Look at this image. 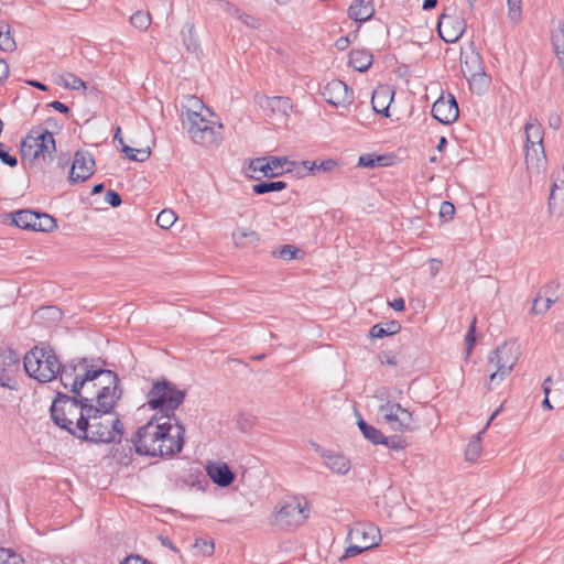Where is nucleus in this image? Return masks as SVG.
I'll use <instances>...</instances> for the list:
<instances>
[{
    "instance_id": "nucleus-19",
    "label": "nucleus",
    "mask_w": 564,
    "mask_h": 564,
    "mask_svg": "<svg viewBox=\"0 0 564 564\" xmlns=\"http://www.w3.org/2000/svg\"><path fill=\"white\" fill-rule=\"evenodd\" d=\"M94 166L95 161L89 152L77 151L69 172V181L78 183L88 180L94 174Z\"/></svg>"
},
{
    "instance_id": "nucleus-6",
    "label": "nucleus",
    "mask_w": 564,
    "mask_h": 564,
    "mask_svg": "<svg viewBox=\"0 0 564 564\" xmlns=\"http://www.w3.org/2000/svg\"><path fill=\"white\" fill-rule=\"evenodd\" d=\"M56 151L53 134L42 128L32 129L21 143L22 160L32 165H42L53 161Z\"/></svg>"
},
{
    "instance_id": "nucleus-16",
    "label": "nucleus",
    "mask_w": 564,
    "mask_h": 564,
    "mask_svg": "<svg viewBox=\"0 0 564 564\" xmlns=\"http://www.w3.org/2000/svg\"><path fill=\"white\" fill-rule=\"evenodd\" d=\"M296 162L289 161L284 156H271L268 161L265 158H259L250 162L249 170L251 172H260L267 177H276L283 172H295Z\"/></svg>"
},
{
    "instance_id": "nucleus-45",
    "label": "nucleus",
    "mask_w": 564,
    "mask_h": 564,
    "mask_svg": "<svg viewBox=\"0 0 564 564\" xmlns=\"http://www.w3.org/2000/svg\"><path fill=\"white\" fill-rule=\"evenodd\" d=\"M177 217L172 209H163L156 217V224L163 229L171 228L176 221Z\"/></svg>"
},
{
    "instance_id": "nucleus-41",
    "label": "nucleus",
    "mask_w": 564,
    "mask_h": 564,
    "mask_svg": "<svg viewBox=\"0 0 564 564\" xmlns=\"http://www.w3.org/2000/svg\"><path fill=\"white\" fill-rule=\"evenodd\" d=\"M57 84L74 90L86 88V83L72 73L61 75Z\"/></svg>"
},
{
    "instance_id": "nucleus-10",
    "label": "nucleus",
    "mask_w": 564,
    "mask_h": 564,
    "mask_svg": "<svg viewBox=\"0 0 564 564\" xmlns=\"http://www.w3.org/2000/svg\"><path fill=\"white\" fill-rule=\"evenodd\" d=\"M307 503L299 498L284 500L273 512V523L283 530H293L302 525L308 518Z\"/></svg>"
},
{
    "instance_id": "nucleus-32",
    "label": "nucleus",
    "mask_w": 564,
    "mask_h": 564,
    "mask_svg": "<svg viewBox=\"0 0 564 564\" xmlns=\"http://www.w3.org/2000/svg\"><path fill=\"white\" fill-rule=\"evenodd\" d=\"M349 65L358 72H366L372 65V55L366 50H352L349 54Z\"/></svg>"
},
{
    "instance_id": "nucleus-20",
    "label": "nucleus",
    "mask_w": 564,
    "mask_h": 564,
    "mask_svg": "<svg viewBox=\"0 0 564 564\" xmlns=\"http://www.w3.org/2000/svg\"><path fill=\"white\" fill-rule=\"evenodd\" d=\"M460 62L464 77H471L474 80H480L482 83L486 82L482 61L477 52L470 51L469 53H462Z\"/></svg>"
},
{
    "instance_id": "nucleus-55",
    "label": "nucleus",
    "mask_w": 564,
    "mask_h": 564,
    "mask_svg": "<svg viewBox=\"0 0 564 564\" xmlns=\"http://www.w3.org/2000/svg\"><path fill=\"white\" fill-rule=\"evenodd\" d=\"M509 9V18L518 21L521 17V0H507Z\"/></svg>"
},
{
    "instance_id": "nucleus-34",
    "label": "nucleus",
    "mask_w": 564,
    "mask_h": 564,
    "mask_svg": "<svg viewBox=\"0 0 564 564\" xmlns=\"http://www.w3.org/2000/svg\"><path fill=\"white\" fill-rule=\"evenodd\" d=\"M181 35L186 50L192 54L198 55L200 46L195 34L194 24L186 23L181 31Z\"/></svg>"
},
{
    "instance_id": "nucleus-61",
    "label": "nucleus",
    "mask_w": 564,
    "mask_h": 564,
    "mask_svg": "<svg viewBox=\"0 0 564 564\" xmlns=\"http://www.w3.org/2000/svg\"><path fill=\"white\" fill-rule=\"evenodd\" d=\"M120 564H153L139 555H129Z\"/></svg>"
},
{
    "instance_id": "nucleus-9",
    "label": "nucleus",
    "mask_w": 564,
    "mask_h": 564,
    "mask_svg": "<svg viewBox=\"0 0 564 564\" xmlns=\"http://www.w3.org/2000/svg\"><path fill=\"white\" fill-rule=\"evenodd\" d=\"M119 382L117 373L106 369L97 382L94 383V387H99L96 397L93 398L97 403V405L94 404L95 413L104 412L111 414L112 409L122 394Z\"/></svg>"
},
{
    "instance_id": "nucleus-5",
    "label": "nucleus",
    "mask_w": 564,
    "mask_h": 564,
    "mask_svg": "<svg viewBox=\"0 0 564 564\" xmlns=\"http://www.w3.org/2000/svg\"><path fill=\"white\" fill-rule=\"evenodd\" d=\"M185 390H181L173 382L165 378L153 382L147 393V403L151 410H158L161 413L159 417L167 420L169 416H176L175 410L184 402Z\"/></svg>"
},
{
    "instance_id": "nucleus-11",
    "label": "nucleus",
    "mask_w": 564,
    "mask_h": 564,
    "mask_svg": "<svg viewBox=\"0 0 564 564\" xmlns=\"http://www.w3.org/2000/svg\"><path fill=\"white\" fill-rule=\"evenodd\" d=\"M380 422L394 432L405 433L416 429L413 413L400 403L388 401L378 409Z\"/></svg>"
},
{
    "instance_id": "nucleus-17",
    "label": "nucleus",
    "mask_w": 564,
    "mask_h": 564,
    "mask_svg": "<svg viewBox=\"0 0 564 564\" xmlns=\"http://www.w3.org/2000/svg\"><path fill=\"white\" fill-rule=\"evenodd\" d=\"M322 95L334 107H347L355 99L352 89L339 79L327 83L322 89Z\"/></svg>"
},
{
    "instance_id": "nucleus-60",
    "label": "nucleus",
    "mask_w": 564,
    "mask_h": 564,
    "mask_svg": "<svg viewBox=\"0 0 564 564\" xmlns=\"http://www.w3.org/2000/svg\"><path fill=\"white\" fill-rule=\"evenodd\" d=\"M465 78L468 80L470 88L476 90L478 94L484 91L488 85L487 78H486V82H484V83L480 80H474L471 77H465Z\"/></svg>"
},
{
    "instance_id": "nucleus-14",
    "label": "nucleus",
    "mask_w": 564,
    "mask_h": 564,
    "mask_svg": "<svg viewBox=\"0 0 564 564\" xmlns=\"http://www.w3.org/2000/svg\"><path fill=\"white\" fill-rule=\"evenodd\" d=\"M466 30V20L456 9H449L438 18L437 31L446 43L457 42Z\"/></svg>"
},
{
    "instance_id": "nucleus-12",
    "label": "nucleus",
    "mask_w": 564,
    "mask_h": 564,
    "mask_svg": "<svg viewBox=\"0 0 564 564\" xmlns=\"http://www.w3.org/2000/svg\"><path fill=\"white\" fill-rule=\"evenodd\" d=\"M193 121L185 123L189 138L203 147L216 145L221 140L223 124L203 115H193Z\"/></svg>"
},
{
    "instance_id": "nucleus-2",
    "label": "nucleus",
    "mask_w": 564,
    "mask_h": 564,
    "mask_svg": "<svg viewBox=\"0 0 564 564\" xmlns=\"http://www.w3.org/2000/svg\"><path fill=\"white\" fill-rule=\"evenodd\" d=\"M95 412L93 398L61 392H57L51 406L53 422L77 438L87 433L89 413Z\"/></svg>"
},
{
    "instance_id": "nucleus-37",
    "label": "nucleus",
    "mask_w": 564,
    "mask_h": 564,
    "mask_svg": "<svg viewBox=\"0 0 564 564\" xmlns=\"http://www.w3.org/2000/svg\"><path fill=\"white\" fill-rule=\"evenodd\" d=\"M36 213L32 210H19L13 214V223L21 229L34 230Z\"/></svg>"
},
{
    "instance_id": "nucleus-51",
    "label": "nucleus",
    "mask_w": 564,
    "mask_h": 564,
    "mask_svg": "<svg viewBox=\"0 0 564 564\" xmlns=\"http://www.w3.org/2000/svg\"><path fill=\"white\" fill-rule=\"evenodd\" d=\"M556 299H552L547 296L545 300H543V306L539 307V304L542 302V296H538L532 304V312L535 314H542L545 313L550 307L555 303Z\"/></svg>"
},
{
    "instance_id": "nucleus-7",
    "label": "nucleus",
    "mask_w": 564,
    "mask_h": 564,
    "mask_svg": "<svg viewBox=\"0 0 564 564\" xmlns=\"http://www.w3.org/2000/svg\"><path fill=\"white\" fill-rule=\"evenodd\" d=\"M87 433L80 435L79 440L91 443L116 442L123 433V424L118 416L109 413H89Z\"/></svg>"
},
{
    "instance_id": "nucleus-53",
    "label": "nucleus",
    "mask_w": 564,
    "mask_h": 564,
    "mask_svg": "<svg viewBox=\"0 0 564 564\" xmlns=\"http://www.w3.org/2000/svg\"><path fill=\"white\" fill-rule=\"evenodd\" d=\"M300 250L291 245L283 246L278 252H274L280 259L292 260Z\"/></svg>"
},
{
    "instance_id": "nucleus-18",
    "label": "nucleus",
    "mask_w": 564,
    "mask_h": 564,
    "mask_svg": "<svg viewBox=\"0 0 564 564\" xmlns=\"http://www.w3.org/2000/svg\"><path fill=\"white\" fill-rule=\"evenodd\" d=\"M433 117L441 123L451 124L459 116L458 105L453 95L441 96L432 106Z\"/></svg>"
},
{
    "instance_id": "nucleus-13",
    "label": "nucleus",
    "mask_w": 564,
    "mask_h": 564,
    "mask_svg": "<svg viewBox=\"0 0 564 564\" xmlns=\"http://www.w3.org/2000/svg\"><path fill=\"white\" fill-rule=\"evenodd\" d=\"M518 358L519 351L516 344L503 343L498 346L488 357V364L496 368L489 376L490 384L502 381L512 371Z\"/></svg>"
},
{
    "instance_id": "nucleus-42",
    "label": "nucleus",
    "mask_w": 564,
    "mask_h": 564,
    "mask_svg": "<svg viewBox=\"0 0 564 564\" xmlns=\"http://www.w3.org/2000/svg\"><path fill=\"white\" fill-rule=\"evenodd\" d=\"M0 48L6 52H12L15 48V41L11 36L10 26L0 23Z\"/></svg>"
},
{
    "instance_id": "nucleus-50",
    "label": "nucleus",
    "mask_w": 564,
    "mask_h": 564,
    "mask_svg": "<svg viewBox=\"0 0 564 564\" xmlns=\"http://www.w3.org/2000/svg\"><path fill=\"white\" fill-rule=\"evenodd\" d=\"M35 314L41 318L46 317L51 322H57L62 316V312L56 306L42 307Z\"/></svg>"
},
{
    "instance_id": "nucleus-64",
    "label": "nucleus",
    "mask_w": 564,
    "mask_h": 564,
    "mask_svg": "<svg viewBox=\"0 0 564 564\" xmlns=\"http://www.w3.org/2000/svg\"><path fill=\"white\" fill-rule=\"evenodd\" d=\"M48 106L62 113H68L69 111L68 107L65 104L57 100L52 101Z\"/></svg>"
},
{
    "instance_id": "nucleus-35",
    "label": "nucleus",
    "mask_w": 564,
    "mask_h": 564,
    "mask_svg": "<svg viewBox=\"0 0 564 564\" xmlns=\"http://www.w3.org/2000/svg\"><path fill=\"white\" fill-rule=\"evenodd\" d=\"M401 329V324L398 321H390L386 324H376L370 329V336L373 338H383L386 336L394 335Z\"/></svg>"
},
{
    "instance_id": "nucleus-56",
    "label": "nucleus",
    "mask_w": 564,
    "mask_h": 564,
    "mask_svg": "<svg viewBox=\"0 0 564 564\" xmlns=\"http://www.w3.org/2000/svg\"><path fill=\"white\" fill-rule=\"evenodd\" d=\"M382 445H386L387 447L394 449V451H401L406 446V443L404 440L393 436V437H387L386 441L382 442Z\"/></svg>"
},
{
    "instance_id": "nucleus-29",
    "label": "nucleus",
    "mask_w": 564,
    "mask_h": 564,
    "mask_svg": "<svg viewBox=\"0 0 564 564\" xmlns=\"http://www.w3.org/2000/svg\"><path fill=\"white\" fill-rule=\"evenodd\" d=\"M525 145H543V128L536 119H530L524 126Z\"/></svg>"
},
{
    "instance_id": "nucleus-28",
    "label": "nucleus",
    "mask_w": 564,
    "mask_h": 564,
    "mask_svg": "<svg viewBox=\"0 0 564 564\" xmlns=\"http://www.w3.org/2000/svg\"><path fill=\"white\" fill-rule=\"evenodd\" d=\"M322 456L325 458V465L334 473L346 475L350 469V462L341 454L333 452H323Z\"/></svg>"
},
{
    "instance_id": "nucleus-21",
    "label": "nucleus",
    "mask_w": 564,
    "mask_h": 564,
    "mask_svg": "<svg viewBox=\"0 0 564 564\" xmlns=\"http://www.w3.org/2000/svg\"><path fill=\"white\" fill-rule=\"evenodd\" d=\"M549 210L552 215L564 214V171L553 174V183L549 197Z\"/></svg>"
},
{
    "instance_id": "nucleus-1",
    "label": "nucleus",
    "mask_w": 564,
    "mask_h": 564,
    "mask_svg": "<svg viewBox=\"0 0 564 564\" xmlns=\"http://www.w3.org/2000/svg\"><path fill=\"white\" fill-rule=\"evenodd\" d=\"M185 427L177 416L167 420L155 414L133 438L135 452L148 456H173L184 445Z\"/></svg>"
},
{
    "instance_id": "nucleus-54",
    "label": "nucleus",
    "mask_w": 564,
    "mask_h": 564,
    "mask_svg": "<svg viewBox=\"0 0 564 564\" xmlns=\"http://www.w3.org/2000/svg\"><path fill=\"white\" fill-rule=\"evenodd\" d=\"M455 214V206L453 203L451 202H443L440 206V217L447 221V220H451L453 218Z\"/></svg>"
},
{
    "instance_id": "nucleus-3",
    "label": "nucleus",
    "mask_w": 564,
    "mask_h": 564,
    "mask_svg": "<svg viewBox=\"0 0 564 564\" xmlns=\"http://www.w3.org/2000/svg\"><path fill=\"white\" fill-rule=\"evenodd\" d=\"M61 361L48 345L33 347L23 358L25 372L39 382H50L58 376Z\"/></svg>"
},
{
    "instance_id": "nucleus-25",
    "label": "nucleus",
    "mask_w": 564,
    "mask_h": 564,
    "mask_svg": "<svg viewBox=\"0 0 564 564\" xmlns=\"http://www.w3.org/2000/svg\"><path fill=\"white\" fill-rule=\"evenodd\" d=\"M336 166H337L336 161H334L332 159L321 161L319 163L317 161H302L300 163H296L295 174L301 177V176H305L307 174H314L319 171L330 172Z\"/></svg>"
},
{
    "instance_id": "nucleus-52",
    "label": "nucleus",
    "mask_w": 564,
    "mask_h": 564,
    "mask_svg": "<svg viewBox=\"0 0 564 564\" xmlns=\"http://www.w3.org/2000/svg\"><path fill=\"white\" fill-rule=\"evenodd\" d=\"M475 326H476V318L473 319L470 328L465 336L466 357H468L471 354V350L476 343Z\"/></svg>"
},
{
    "instance_id": "nucleus-58",
    "label": "nucleus",
    "mask_w": 564,
    "mask_h": 564,
    "mask_svg": "<svg viewBox=\"0 0 564 564\" xmlns=\"http://www.w3.org/2000/svg\"><path fill=\"white\" fill-rule=\"evenodd\" d=\"M245 25L251 29H258L260 26V22L254 17L242 12L241 15H239V19Z\"/></svg>"
},
{
    "instance_id": "nucleus-39",
    "label": "nucleus",
    "mask_w": 564,
    "mask_h": 564,
    "mask_svg": "<svg viewBox=\"0 0 564 564\" xmlns=\"http://www.w3.org/2000/svg\"><path fill=\"white\" fill-rule=\"evenodd\" d=\"M33 231H52L56 227V220L52 216L45 213H36V220L34 221Z\"/></svg>"
},
{
    "instance_id": "nucleus-36",
    "label": "nucleus",
    "mask_w": 564,
    "mask_h": 564,
    "mask_svg": "<svg viewBox=\"0 0 564 564\" xmlns=\"http://www.w3.org/2000/svg\"><path fill=\"white\" fill-rule=\"evenodd\" d=\"M358 427L361 431L364 437L375 445L382 444V442L386 441V436L380 430L369 425L362 419H359Z\"/></svg>"
},
{
    "instance_id": "nucleus-46",
    "label": "nucleus",
    "mask_w": 564,
    "mask_h": 564,
    "mask_svg": "<svg viewBox=\"0 0 564 564\" xmlns=\"http://www.w3.org/2000/svg\"><path fill=\"white\" fill-rule=\"evenodd\" d=\"M384 156L375 155V154H362L359 156L358 166L362 167H375L378 165H383Z\"/></svg>"
},
{
    "instance_id": "nucleus-23",
    "label": "nucleus",
    "mask_w": 564,
    "mask_h": 564,
    "mask_svg": "<svg viewBox=\"0 0 564 564\" xmlns=\"http://www.w3.org/2000/svg\"><path fill=\"white\" fill-rule=\"evenodd\" d=\"M393 96L394 91L390 86L382 85L377 87L371 97L372 109L377 113H382L384 117H389V107Z\"/></svg>"
},
{
    "instance_id": "nucleus-30",
    "label": "nucleus",
    "mask_w": 564,
    "mask_h": 564,
    "mask_svg": "<svg viewBox=\"0 0 564 564\" xmlns=\"http://www.w3.org/2000/svg\"><path fill=\"white\" fill-rule=\"evenodd\" d=\"M232 240L235 246L239 248L256 247L259 242V235L254 230L237 228L232 232Z\"/></svg>"
},
{
    "instance_id": "nucleus-59",
    "label": "nucleus",
    "mask_w": 564,
    "mask_h": 564,
    "mask_svg": "<svg viewBox=\"0 0 564 564\" xmlns=\"http://www.w3.org/2000/svg\"><path fill=\"white\" fill-rule=\"evenodd\" d=\"M0 160L3 164L9 165L10 167H15L18 165L17 158L2 150V147H0Z\"/></svg>"
},
{
    "instance_id": "nucleus-44",
    "label": "nucleus",
    "mask_w": 564,
    "mask_h": 564,
    "mask_svg": "<svg viewBox=\"0 0 564 564\" xmlns=\"http://www.w3.org/2000/svg\"><path fill=\"white\" fill-rule=\"evenodd\" d=\"M131 24L139 30H147L151 24V15L144 11H137L130 18Z\"/></svg>"
},
{
    "instance_id": "nucleus-33",
    "label": "nucleus",
    "mask_w": 564,
    "mask_h": 564,
    "mask_svg": "<svg viewBox=\"0 0 564 564\" xmlns=\"http://www.w3.org/2000/svg\"><path fill=\"white\" fill-rule=\"evenodd\" d=\"M184 110H182V121L183 124L193 121V115H202V110L208 109L205 107L204 102L197 98L196 96L186 97V104L183 106Z\"/></svg>"
},
{
    "instance_id": "nucleus-49",
    "label": "nucleus",
    "mask_w": 564,
    "mask_h": 564,
    "mask_svg": "<svg viewBox=\"0 0 564 564\" xmlns=\"http://www.w3.org/2000/svg\"><path fill=\"white\" fill-rule=\"evenodd\" d=\"M17 375L18 372H0V387L17 390L19 387Z\"/></svg>"
},
{
    "instance_id": "nucleus-26",
    "label": "nucleus",
    "mask_w": 564,
    "mask_h": 564,
    "mask_svg": "<svg viewBox=\"0 0 564 564\" xmlns=\"http://www.w3.org/2000/svg\"><path fill=\"white\" fill-rule=\"evenodd\" d=\"M503 404H501L489 417L486 426L482 431H480L478 434H476L471 441L468 443L466 451H465V457L468 462H476L477 458L480 456L482 446H481V435L485 433L486 429L490 425V423L495 420V417L502 411Z\"/></svg>"
},
{
    "instance_id": "nucleus-48",
    "label": "nucleus",
    "mask_w": 564,
    "mask_h": 564,
    "mask_svg": "<svg viewBox=\"0 0 564 564\" xmlns=\"http://www.w3.org/2000/svg\"><path fill=\"white\" fill-rule=\"evenodd\" d=\"M194 547L197 552L204 556L213 555L215 545L213 540L197 539Z\"/></svg>"
},
{
    "instance_id": "nucleus-63",
    "label": "nucleus",
    "mask_w": 564,
    "mask_h": 564,
    "mask_svg": "<svg viewBox=\"0 0 564 564\" xmlns=\"http://www.w3.org/2000/svg\"><path fill=\"white\" fill-rule=\"evenodd\" d=\"M561 117L557 113H552L549 117V126L554 130H557L561 127Z\"/></svg>"
},
{
    "instance_id": "nucleus-47",
    "label": "nucleus",
    "mask_w": 564,
    "mask_h": 564,
    "mask_svg": "<svg viewBox=\"0 0 564 564\" xmlns=\"http://www.w3.org/2000/svg\"><path fill=\"white\" fill-rule=\"evenodd\" d=\"M0 564H25L23 557L9 549H0Z\"/></svg>"
},
{
    "instance_id": "nucleus-31",
    "label": "nucleus",
    "mask_w": 564,
    "mask_h": 564,
    "mask_svg": "<svg viewBox=\"0 0 564 564\" xmlns=\"http://www.w3.org/2000/svg\"><path fill=\"white\" fill-rule=\"evenodd\" d=\"M20 356L12 349H0V372H19Z\"/></svg>"
},
{
    "instance_id": "nucleus-57",
    "label": "nucleus",
    "mask_w": 564,
    "mask_h": 564,
    "mask_svg": "<svg viewBox=\"0 0 564 564\" xmlns=\"http://www.w3.org/2000/svg\"><path fill=\"white\" fill-rule=\"evenodd\" d=\"M105 200L111 207H119L122 203L121 196L113 189L107 191V193L105 195Z\"/></svg>"
},
{
    "instance_id": "nucleus-62",
    "label": "nucleus",
    "mask_w": 564,
    "mask_h": 564,
    "mask_svg": "<svg viewBox=\"0 0 564 564\" xmlns=\"http://www.w3.org/2000/svg\"><path fill=\"white\" fill-rule=\"evenodd\" d=\"M225 11L228 14L235 17L236 19H239V15H241V13H242V11L239 8H237L234 4H230L228 2L225 4Z\"/></svg>"
},
{
    "instance_id": "nucleus-38",
    "label": "nucleus",
    "mask_w": 564,
    "mask_h": 564,
    "mask_svg": "<svg viewBox=\"0 0 564 564\" xmlns=\"http://www.w3.org/2000/svg\"><path fill=\"white\" fill-rule=\"evenodd\" d=\"M285 188L286 183L283 181L260 182L252 186V191L257 195H263L271 192H280Z\"/></svg>"
},
{
    "instance_id": "nucleus-27",
    "label": "nucleus",
    "mask_w": 564,
    "mask_h": 564,
    "mask_svg": "<svg viewBox=\"0 0 564 564\" xmlns=\"http://www.w3.org/2000/svg\"><path fill=\"white\" fill-rule=\"evenodd\" d=\"M545 162L546 156L543 145H525V164L529 170L539 173Z\"/></svg>"
},
{
    "instance_id": "nucleus-40",
    "label": "nucleus",
    "mask_w": 564,
    "mask_h": 564,
    "mask_svg": "<svg viewBox=\"0 0 564 564\" xmlns=\"http://www.w3.org/2000/svg\"><path fill=\"white\" fill-rule=\"evenodd\" d=\"M121 151L126 154V156L129 160L135 161V162H144L151 155V151L149 148L135 149V148H131L127 144H123V147L121 148Z\"/></svg>"
},
{
    "instance_id": "nucleus-15",
    "label": "nucleus",
    "mask_w": 564,
    "mask_h": 564,
    "mask_svg": "<svg viewBox=\"0 0 564 564\" xmlns=\"http://www.w3.org/2000/svg\"><path fill=\"white\" fill-rule=\"evenodd\" d=\"M257 101L265 116L271 118L276 123H285L291 115L293 105L289 97L284 96H260Z\"/></svg>"
},
{
    "instance_id": "nucleus-22",
    "label": "nucleus",
    "mask_w": 564,
    "mask_h": 564,
    "mask_svg": "<svg viewBox=\"0 0 564 564\" xmlns=\"http://www.w3.org/2000/svg\"><path fill=\"white\" fill-rule=\"evenodd\" d=\"M206 473L213 482L219 487H228L235 480V474L224 462H208Z\"/></svg>"
},
{
    "instance_id": "nucleus-4",
    "label": "nucleus",
    "mask_w": 564,
    "mask_h": 564,
    "mask_svg": "<svg viewBox=\"0 0 564 564\" xmlns=\"http://www.w3.org/2000/svg\"><path fill=\"white\" fill-rule=\"evenodd\" d=\"M106 369L89 364L87 358H76L61 364L59 381L72 394L83 395L82 391L88 382H96Z\"/></svg>"
},
{
    "instance_id": "nucleus-43",
    "label": "nucleus",
    "mask_w": 564,
    "mask_h": 564,
    "mask_svg": "<svg viewBox=\"0 0 564 564\" xmlns=\"http://www.w3.org/2000/svg\"><path fill=\"white\" fill-rule=\"evenodd\" d=\"M552 44L556 56H564V23H560L558 26L553 30Z\"/></svg>"
},
{
    "instance_id": "nucleus-24",
    "label": "nucleus",
    "mask_w": 564,
    "mask_h": 564,
    "mask_svg": "<svg viewBox=\"0 0 564 564\" xmlns=\"http://www.w3.org/2000/svg\"><path fill=\"white\" fill-rule=\"evenodd\" d=\"M349 19L355 22H366L375 14L373 0H354L347 10Z\"/></svg>"
},
{
    "instance_id": "nucleus-8",
    "label": "nucleus",
    "mask_w": 564,
    "mask_h": 564,
    "mask_svg": "<svg viewBox=\"0 0 564 564\" xmlns=\"http://www.w3.org/2000/svg\"><path fill=\"white\" fill-rule=\"evenodd\" d=\"M347 540L349 545L346 547L343 557L356 556L379 545L381 534L379 528L373 523L357 522L350 528Z\"/></svg>"
}]
</instances>
